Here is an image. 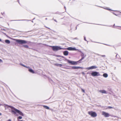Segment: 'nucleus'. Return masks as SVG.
I'll return each instance as SVG.
<instances>
[{
  "mask_svg": "<svg viewBox=\"0 0 121 121\" xmlns=\"http://www.w3.org/2000/svg\"><path fill=\"white\" fill-rule=\"evenodd\" d=\"M1 113H0V115H1Z\"/></svg>",
  "mask_w": 121,
  "mask_h": 121,
  "instance_id": "473e14b6",
  "label": "nucleus"
},
{
  "mask_svg": "<svg viewBox=\"0 0 121 121\" xmlns=\"http://www.w3.org/2000/svg\"><path fill=\"white\" fill-rule=\"evenodd\" d=\"M30 72L32 73H35L34 71L32 69H30L28 70Z\"/></svg>",
  "mask_w": 121,
  "mask_h": 121,
  "instance_id": "2eb2a0df",
  "label": "nucleus"
},
{
  "mask_svg": "<svg viewBox=\"0 0 121 121\" xmlns=\"http://www.w3.org/2000/svg\"><path fill=\"white\" fill-rule=\"evenodd\" d=\"M119 56L117 54L116 56V58H119Z\"/></svg>",
  "mask_w": 121,
  "mask_h": 121,
  "instance_id": "aec40b11",
  "label": "nucleus"
},
{
  "mask_svg": "<svg viewBox=\"0 0 121 121\" xmlns=\"http://www.w3.org/2000/svg\"><path fill=\"white\" fill-rule=\"evenodd\" d=\"M22 117L21 116H19L17 118V119H22Z\"/></svg>",
  "mask_w": 121,
  "mask_h": 121,
  "instance_id": "412c9836",
  "label": "nucleus"
},
{
  "mask_svg": "<svg viewBox=\"0 0 121 121\" xmlns=\"http://www.w3.org/2000/svg\"><path fill=\"white\" fill-rule=\"evenodd\" d=\"M53 50L54 51H57L61 49H64V48H61L58 46H51Z\"/></svg>",
  "mask_w": 121,
  "mask_h": 121,
  "instance_id": "20e7f679",
  "label": "nucleus"
},
{
  "mask_svg": "<svg viewBox=\"0 0 121 121\" xmlns=\"http://www.w3.org/2000/svg\"><path fill=\"white\" fill-rule=\"evenodd\" d=\"M43 106L44 107V108L47 109H49V107L47 106L43 105Z\"/></svg>",
  "mask_w": 121,
  "mask_h": 121,
  "instance_id": "a211bd4d",
  "label": "nucleus"
},
{
  "mask_svg": "<svg viewBox=\"0 0 121 121\" xmlns=\"http://www.w3.org/2000/svg\"><path fill=\"white\" fill-rule=\"evenodd\" d=\"M81 59L78 61H71L69 60H67V62L69 63L71 65H77L78 63H80L81 61L82 60Z\"/></svg>",
  "mask_w": 121,
  "mask_h": 121,
  "instance_id": "f03ea898",
  "label": "nucleus"
},
{
  "mask_svg": "<svg viewBox=\"0 0 121 121\" xmlns=\"http://www.w3.org/2000/svg\"><path fill=\"white\" fill-rule=\"evenodd\" d=\"M84 40H86V39H85V38H84Z\"/></svg>",
  "mask_w": 121,
  "mask_h": 121,
  "instance_id": "72a5a7b5",
  "label": "nucleus"
},
{
  "mask_svg": "<svg viewBox=\"0 0 121 121\" xmlns=\"http://www.w3.org/2000/svg\"><path fill=\"white\" fill-rule=\"evenodd\" d=\"M8 121H11V119H9L8 120Z\"/></svg>",
  "mask_w": 121,
  "mask_h": 121,
  "instance_id": "cd10ccee",
  "label": "nucleus"
},
{
  "mask_svg": "<svg viewBox=\"0 0 121 121\" xmlns=\"http://www.w3.org/2000/svg\"><path fill=\"white\" fill-rule=\"evenodd\" d=\"M108 108L109 109L113 108L111 106H108Z\"/></svg>",
  "mask_w": 121,
  "mask_h": 121,
  "instance_id": "b1692460",
  "label": "nucleus"
},
{
  "mask_svg": "<svg viewBox=\"0 0 121 121\" xmlns=\"http://www.w3.org/2000/svg\"><path fill=\"white\" fill-rule=\"evenodd\" d=\"M15 41L17 43L21 44H26L27 43L26 41L23 40L16 39Z\"/></svg>",
  "mask_w": 121,
  "mask_h": 121,
  "instance_id": "7ed1b4c3",
  "label": "nucleus"
},
{
  "mask_svg": "<svg viewBox=\"0 0 121 121\" xmlns=\"http://www.w3.org/2000/svg\"><path fill=\"white\" fill-rule=\"evenodd\" d=\"M88 113L91 117H95L97 116L96 113L95 112L93 111L88 112Z\"/></svg>",
  "mask_w": 121,
  "mask_h": 121,
  "instance_id": "39448f33",
  "label": "nucleus"
},
{
  "mask_svg": "<svg viewBox=\"0 0 121 121\" xmlns=\"http://www.w3.org/2000/svg\"><path fill=\"white\" fill-rule=\"evenodd\" d=\"M1 41V39H0V41Z\"/></svg>",
  "mask_w": 121,
  "mask_h": 121,
  "instance_id": "7c9ffc66",
  "label": "nucleus"
},
{
  "mask_svg": "<svg viewBox=\"0 0 121 121\" xmlns=\"http://www.w3.org/2000/svg\"><path fill=\"white\" fill-rule=\"evenodd\" d=\"M81 90L82 92H83L84 93H85V90L84 89H82V88H81Z\"/></svg>",
  "mask_w": 121,
  "mask_h": 121,
  "instance_id": "4be33fe9",
  "label": "nucleus"
},
{
  "mask_svg": "<svg viewBox=\"0 0 121 121\" xmlns=\"http://www.w3.org/2000/svg\"><path fill=\"white\" fill-rule=\"evenodd\" d=\"M54 65L55 66H59L60 67H61L62 65V64H54Z\"/></svg>",
  "mask_w": 121,
  "mask_h": 121,
  "instance_id": "ddd939ff",
  "label": "nucleus"
},
{
  "mask_svg": "<svg viewBox=\"0 0 121 121\" xmlns=\"http://www.w3.org/2000/svg\"><path fill=\"white\" fill-rule=\"evenodd\" d=\"M101 56H102V57H105V55H102Z\"/></svg>",
  "mask_w": 121,
  "mask_h": 121,
  "instance_id": "393cba45",
  "label": "nucleus"
},
{
  "mask_svg": "<svg viewBox=\"0 0 121 121\" xmlns=\"http://www.w3.org/2000/svg\"><path fill=\"white\" fill-rule=\"evenodd\" d=\"M11 108V112L14 114L15 115L16 113H19L20 115L23 116L24 115L21 112L20 110L15 108L11 106L10 107Z\"/></svg>",
  "mask_w": 121,
  "mask_h": 121,
  "instance_id": "f257e3e1",
  "label": "nucleus"
},
{
  "mask_svg": "<svg viewBox=\"0 0 121 121\" xmlns=\"http://www.w3.org/2000/svg\"><path fill=\"white\" fill-rule=\"evenodd\" d=\"M72 68L73 69H82V67H80L73 66L72 67Z\"/></svg>",
  "mask_w": 121,
  "mask_h": 121,
  "instance_id": "9d476101",
  "label": "nucleus"
},
{
  "mask_svg": "<svg viewBox=\"0 0 121 121\" xmlns=\"http://www.w3.org/2000/svg\"><path fill=\"white\" fill-rule=\"evenodd\" d=\"M18 121H23L22 120H20Z\"/></svg>",
  "mask_w": 121,
  "mask_h": 121,
  "instance_id": "2f4dec72",
  "label": "nucleus"
},
{
  "mask_svg": "<svg viewBox=\"0 0 121 121\" xmlns=\"http://www.w3.org/2000/svg\"><path fill=\"white\" fill-rule=\"evenodd\" d=\"M45 27H46V28H48V29H50L49 28H48V27H46V26H45Z\"/></svg>",
  "mask_w": 121,
  "mask_h": 121,
  "instance_id": "a878e982",
  "label": "nucleus"
},
{
  "mask_svg": "<svg viewBox=\"0 0 121 121\" xmlns=\"http://www.w3.org/2000/svg\"><path fill=\"white\" fill-rule=\"evenodd\" d=\"M97 68V67L95 66H91L86 68V69L87 70H90L93 69H95Z\"/></svg>",
  "mask_w": 121,
  "mask_h": 121,
  "instance_id": "6e6552de",
  "label": "nucleus"
},
{
  "mask_svg": "<svg viewBox=\"0 0 121 121\" xmlns=\"http://www.w3.org/2000/svg\"><path fill=\"white\" fill-rule=\"evenodd\" d=\"M99 92L102 93H106V91L105 90H101Z\"/></svg>",
  "mask_w": 121,
  "mask_h": 121,
  "instance_id": "4468645a",
  "label": "nucleus"
},
{
  "mask_svg": "<svg viewBox=\"0 0 121 121\" xmlns=\"http://www.w3.org/2000/svg\"><path fill=\"white\" fill-rule=\"evenodd\" d=\"M91 75L93 76H96L100 75L99 74L98 72H94L91 73Z\"/></svg>",
  "mask_w": 121,
  "mask_h": 121,
  "instance_id": "0eeeda50",
  "label": "nucleus"
},
{
  "mask_svg": "<svg viewBox=\"0 0 121 121\" xmlns=\"http://www.w3.org/2000/svg\"><path fill=\"white\" fill-rule=\"evenodd\" d=\"M66 49L69 50H76V49L75 48L71 47L67 48Z\"/></svg>",
  "mask_w": 121,
  "mask_h": 121,
  "instance_id": "1a4fd4ad",
  "label": "nucleus"
},
{
  "mask_svg": "<svg viewBox=\"0 0 121 121\" xmlns=\"http://www.w3.org/2000/svg\"><path fill=\"white\" fill-rule=\"evenodd\" d=\"M54 20V21H55V22H57V21H56V20Z\"/></svg>",
  "mask_w": 121,
  "mask_h": 121,
  "instance_id": "c85d7f7f",
  "label": "nucleus"
},
{
  "mask_svg": "<svg viewBox=\"0 0 121 121\" xmlns=\"http://www.w3.org/2000/svg\"><path fill=\"white\" fill-rule=\"evenodd\" d=\"M103 77L105 78H107L108 76V74L106 73H104L103 75Z\"/></svg>",
  "mask_w": 121,
  "mask_h": 121,
  "instance_id": "dca6fc26",
  "label": "nucleus"
},
{
  "mask_svg": "<svg viewBox=\"0 0 121 121\" xmlns=\"http://www.w3.org/2000/svg\"><path fill=\"white\" fill-rule=\"evenodd\" d=\"M23 66H24L25 67L27 68H28V69L30 68L29 67H27L25 65H23Z\"/></svg>",
  "mask_w": 121,
  "mask_h": 121,
  "instance_id": "5701e85b",
  "label": "nucleus"
},
{
  "mask_svg": "<svg viewBox=\"0 0 121 121\" xmlns=\"http://www.w3.org/2000/svg\"><path fill=\"white\" fill-rule=\"evenodd\" d=\"M21 65H22V66H23V65H22V64H21Z\"/></svg>",
  "mask_w": 121,
  "mask_h": 121,
  "instance_id": "c756f323",
  "label": "nucleus"
},
{
  "mask_svg": "<svg viewBox=\"0 0 121 121\" xmlns=\"http://www.w3.org/2000/svg\"><path fill=\"white\" fill-rule=\"evenodd\" d=\"M5 43L7 44H9L10 43V41L8 40H5Z\"/></svg>",
  "mask_w": 121,
  "mask_h": 121,
  "instance_id": "f3484780",
  "label": "nucleus"
},
{
  "mask_svg": "<svg viewBox=\"0 0 121 121\" xmlns=\"http://www.w3.org/2000/svg\"><path fill=\"white\" fill-rule=\"evenodd\" d=\"M81 56H82V58H81L83 60L85 57L86 56H85L84 54L83 53H82L81 54Z\"/></svg>",
  "mask_w": 121,
  "mask_h": 121,
  "instance_id": "f8f14e48",
  "label": "nucleus"
},
{
  "mask_svg": "<svg viewBox=\"0 0 121 121\" xmlns=\"http://www.w3.org/2000/svg\"><path fill=\"white\" fill-rule=\"evenodd\" d=\"M23 46V47L25 48H28L29 47L28 46L26 45H24Z\"/></svg>",
  "mask_w": 121,
  "mask_h": 121,
  "instance_id": "6ab92c4d",
  "label": "nucleus"
},
{
  "mask_svg": "<svg viewBox=\"0 0 121 121\" xmlns=\"http://www.w3.org/2000/svg\"><path fill=\"white\" fill-rule=\"evenodd\" d=\"M102 114L106 117H108L110 116L109 114V113L104 111L102 112Z\"/></svg>",
  "mask_w": 121,
  "mask_h": 121,
  "instance_id": "423d86ee",
  "label": "nucleus"
},
{
  "mask_svg": "<svg viewBox=\"0 0 121 121\" xmlns=\"http://www.w3.org/2000/svg\"><path fill=\"white\" fill-rule=\"evenodd\" d=\"M2 62V60L0 59V62Z\"/></svg>",
  "mask_w": 121,
  "mask_h": 121,
  "instance_id": "bb28decb",
  "label": "nucleus"
},
{
  "mask_svg": "<svg viewBox=\"0 0 121 121\" xmlns=\"http://www.w3.org/2000/svg\"><path fill=\"white\" fill-rule=\"evenodd\" d=\"M69 52L67 51H65L63 52V54L65 56H67Z\"/></svg>",
  "mask_w": 121,
  "mask_h": 121,
  "instance_id": "9b49d317",
  "label": "nucleus"
}]
</instances>
